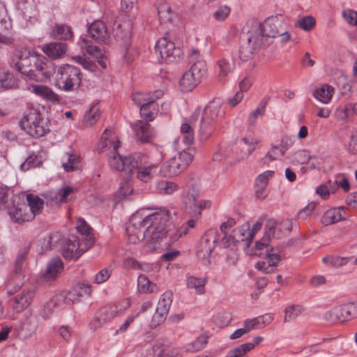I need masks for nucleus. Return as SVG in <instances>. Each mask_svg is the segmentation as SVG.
Masks as SVG:
<instances>
[{
    "label": "nucleus",
    "mask_w": 357,
    "mask_h": 357,
    "mask_svg": "<svg viewBox=\"0 0 357 357\" xmlns=\"http://www.w3.org/2000/svg\"><path fill=\"white\" fill-rule=\"evenodd\" d=\"M255 348V344L248 342L229 351L225 357H244L247 352Z\"/></svg>",
    "instance_id": "09e8293b"
},
{
    "label": "nucleus",
    "mask_w": 357,
    "mask_h": 357,
    "mask_svg": "<svg viewBox=\"0 0 357 357\" xmlns=\"http://www.w3.org/2000/svg\"><path fill=\"white\" fill-rule=\"evenodd\" d=\"M206 74V63L198 60L185 72L179 80V86L183 92H190L201 82Z\"/></svg>",
    "instance_id": "423d86ee"
},
{
    "label": "nucleus",
    "mask_w": 357,
    "mask_h": 357,
    "mask_svg": "<svg viewBox=\"0 0 357 357\" xmlns=\"http://www.w3.org/2000/svg\"><path fill=\"white\" fill-rule=\"evenodd\" d=\"M141 116L147 122L153 121L158 115V107L155 102L148 104L139 108Z\"/></svg>",
    "instance_id": "79ce46f5"
},
{
    "label": "nucleus",
    "mask_w": 357,
    "mask_h": 357,
    "mask_svg": "<svg viewBox=\"0 0 357 357\" xmlns=\"http://www.w3.org/2000/svg\"><path fill=\"white\" fill-rule=\"evenodd\" d=\"M77 229V231L84 238L86 245L91 246L93 243V234L91 233L92 229L84 219H78Z\"/></svg>",
    "instance_id": "e433bc0d"
},
{
    "label": "nucleus",
    "mask_w": 357,
    "mask_h": 357,
    "mask_svg": "<svg viewBox=\"0 0 357 357\" xmlns=\"http://www.w3.org/2000/svg\"><path fill=\"white\" fill-rule=\"evenodd\" d=\"M258 142L255 139L244 137L238 142L235 145V149L240 150L241 153L238 155V160H244L247 158L255 149Z\"/></svg>",
    "instance_id": "a878e982"
},
{
    "label": "nucleus",
    "mask_w": 357,
    "mask_h": 357,
    "mask_svg": "<svg viewBox=\"0 0 357 357\" xmlns=\"http://www.w3.org/2000/svg\"><path fill=\"white\" fill-rule=\"evenodd\" d=\"M137 288L140 293L150 294L156 290L157 286L151 282L144 275H140L137 279Z\"/></svg>",
    "instance_id": "c03bdc74"
},
{
    "label": "nucleus",
    "mask_w": 357,
    "mask_h": 357,
    "mask_svg": "<svg viewBox=\"0 0 357 357\" xmlns=\"http://www.w3.org/2000/svg\"><path fill=\"white\" fill-rule=\"evenodd\" d=\"M121 146L119 139L114 135L111 129L106 128L103 132L100 141L98 144V150L99 153L109 150L110 153L117 151Z\"/></svg>",
    "instance_id": "2eb2a0df"
},
{
    "label": "nucleus",
    "mask_w": 357,
    "mask_h": 357,
    "mask_svg": "<svg viewBox=\"0 0 357 357\" xmlns=\"http://www.w3.org/2000/svg\"><path fill=\"white\" fill-rule=\"evenodd\" d=\"M164 155L162 152L158 151V158L157 162H145L140 165L137 169V177L145 183L151 181L156 172L159 164L163 160Z\"/></svg>",
    "instance_id": "f3484780"
},
{
    "label": "nucleus",
    "mask_w": 357,
    "mask_h": 357,
    "mask_svg": "<svg viewBox=\"0 0 357 357\" xmlns=\"http://www.w3.org/2000/svg\"><path fill=\"white\" fill-rule=\"evenodd\" d=\"M236 243H238V241L234 238L233 232L230 234H224V236L222 237L221 239L219 238V246L220 248H231V250H234Z\"/></svg>",
    "instance_id": "e2e57ef3"
},
{
    "label": "nucleus",
    "mask_w": 357,
    "mask_h": 357,
    "mask_svg": "<svg viewBox=\"0 0 357 357\" xmlns=\"http://www.w3.org/2000/svg\"><path fill=\"white\" fill-rule=\"evenodd\" d=\"M55 86L66 92L78 89L82 80L81 70L75 66L63 64L59 66L55 72Z\"/></svg>",
    "instance_id": "7ed1b4c3"
},
{
    "label": "nucleus",
    "mask_w": 357,
    "mask_h": 357,
    "mask_svg": "<svg viewBox=\"0 0 357 357\" xmlns=\"http://www.w3.org/2000/svg\"><path fill=\"white\" fill-rule=\"evenodd\" d=\"M275 174L274 171H265L260 174L255 181V195L257 197L264 199L266 197L265 190L267 187L268 181Z\"/></svg>",
    "instance_id": "bb28decb"
},
{
    "label": "nucleus",
    "mask_w": 357,
    "mask_h": 357,
    "mask_svg": "<svg viewBox=\"0 0 357 357\" xmlns=\"http://www.w3.org/2000/svg\"><path fill=\"white\" fill-rule=\"evenodd\" d=\"M28 252H29V248H26L21 252H20L19 255H17V259L15 261L14 268H13V271L15 273H21V271L23 268V266L24 265Z\"/></svg>",
    "instance_id": "0e129e2a"
},
{
    "label": "nucleus",
    "mask_w": 357,
    "mask_h": 357,
    "mask_svg": "<svg viewBox=\"0 0 357 357\" xmlns=\"http://www.w3.org/2000/svg\"><path fill=\"white\" fill-rule=\"evenodd\" d=\"M38 326V319L36 316L30 315L24 319L22 324V330L28 337L36 333Z\"/></svg>",
    "instance_id": "37998d69"
},
{
    "label": "nucleus",
    "mask_w": 357,
    "mask_h": 357,
    "mask_svg": "<svg viewBox=\"0 0 357 357\" xmlns=\"http://www.w3.org/2000/svg\"><path fill=\"white\" fill-rule=\"evenodd\" d=\"M287 150L285 145L282 144L278 146H272L271 150L266 155L261 159L264 164H268L269 162L279 159L283 157Z\"/></svg>",
    "instance_id": "473e14b6"
},
{
    "label": "nucleus",
    "mask_w": 357,
    "mask_h": 357,
    "mask_svg": "<svg viewBox=\"0 0 357 357\" xmlns=\"http://www.w3.org/2000/svg\"><path fill=\"white\" fill-rule=\"evenodd\" d=\"M206 277L198 278L194 275L187 277L186 286L188 288L194 289L197 295H203L206 292L205 286L207 283Z\"/></svg>",
    "instance_id": "c756f323"
},
{
    "label": "nucleus",
    "mask_w": 357,
    "mask_h": 357,
    "mask_svg": "<svg viewBox=\"0 0 357 357\" xmlns=\"http://www.w3.org/2000/svg\"><path fill=\"white\" fill-rule=\"evenodd\" d=\"M293 222L289 219L283 220L278 223V233L276 238H280L285 234L289 233L292 229Z\"/></svg>",
    "instance_id": "680f3d73"
},
{
    "label": "nucleus",
    "mask_w": 357,
    "mask_h": 357,
    "mask_svg": "<svg viewBox=\"0 0 357 357\" xmlns=\"http://www.w3.org/2000/svg\"><path fill=\"white\" fill-rule=\"evenodd\" d=\"M155 49L156 53L160 54L161 60L165 62H173L178 59L181 54V49L165 37L157 41Z\"/></svg>",
    "instance_id": "9d476101"
},
{
    "label": "nucleus",
    "mask_w": 357,
    "mask_h": 357,
    "mask_svg": "<svg viewBox=\"0 0 357 357\" xmlns=\"http://www.w3.org/2000/svg\"><path fill=\"white\" fill-rule=\"evenodd\" d=\"M91 38L100 43H106L109 39V32L105 24L101 20H96L88 28Z\"/></svg>",
    "instance_id": "b1692460"
},
{
    "label": "nucleus",
    "mask_w": 357,
    "mask_h": 357,
    "mask_svg": "<svg viewBox=\"0 0 357 357\" xmlns=\"http://www.w3.org/2000/svg\"><path fill=\"white\" fill-rule=\"evenodd\" d=\"M29 91L43 99L54 104L60 102V97L50 87L40 84H31Z\"/></svg>",
    "instance_id": "5701e85b"
},
{
    "label": "nucleus",
    "mask_w": 357,
    "mask_h": 357,
    "mask_svg": "<svg viewBox=\"0 0 357 357\" xmlns=\"http://www.w3.org/2000/svg\"><path fill=\"white\" fill-rule=\"evenodd\" d=\"M54 34L61 40H68L73 37L71 27L63 24H56L55 26Z\"/></svg>",
    "instance_id": "5fc2aeb1"
},
{
    "label": "nucleus",
    "mask_w": 357,
    "mask_h": 357,
    "mask_svg": "<svg viewBox=\"0 0 357 357\" xmlns=\"http://www.w3.org/2000/svg\"><path fill=\"white\" fill-rule=\"evenodd\" d=\"M26 206H29V211L33 213V218L35 216L41 213L43 208L44 202L38 195L33 194H28L26 195Z\"/></svg>",
    "instance_id": "c9c22d12"
},
{
    "label": "nucleus",
    "mask_w": 357,
    "mask_h": 357,
    "mask_svg": "<svg viewBox=\"0 0 357 357\" xmlns=\"http://www.w3.org/2000/svg\"><path fill=\"white\" fill-rule=\"evenodd\" d=\"M41 164V161L36 154H31L26 160L21 165V169L27 171L30 168L38 167Z\"/></svg>",
    "instance_id": "774afa93"
},
{
    "label": "nucleus",
    "mask_w": 357,
    "mask_h": 357,
    "mask_svg": "<svg viewBox=\"0 0 357 357\" xmlns=\"http://www.w3.org/2000/svg\"><path fill=\"white\" fill-rule=\"evenodd\" d=\"M219 237L220 235L217 230L210 229L205 232L200 242L206 245L212 246L213 250L218 244L219 245Z\"/></svg>",
    "instance_id": "49530a36"
},
{
    "label": "nucleus",
    "mask_w": 357,
    "mask_h": 357,
    "mask_svg": "<svg viewBox=\"0 0 357 357\" xmlns=\"http://www.w3.org/2000/svg\"><path fill=\"white\" fill-rule=\"evenodd\" d=\"M56 70L54 65L48 61L46 58L36 56L33 65V70L30 74V79L40 82L50 79Z\"/></svg>",
    "instance_id": "0eeeda50"
},
{
    "label": "nucleus",
    "mask_w": 357,
    "mask_h": 357,
    "mask_svg": "<svg viewBox=\"0 0 357 357\" xmlns=\"http://www.w3.org/2000/svg\"><path fill=\"white\" fill-rule=\"evenodd\" d=\"M195 152L194 149L188 148L165 161L160 169L161 175L169 178L179 175L192 162Z\"/></svg>",
    "instance_id": "39448f33"
},
{
    "label": "nucleus",
    "mask_w": 357,
    "mask_h": 357,
    "mask_svg": "<svg viewBox=\"0 0 357 357\" xmlns=\"http://www.w3.org/2000/svg\"><path fill=\"white\" fill-rule=\"evenodd\" d=\"M100 117V113L98 109L92 107L84 116L82 123L86 127L93 126Z\"/></svg>",
    "instance_id": "603ef678"
},
{
    "label": "nucleus",
    "mask_w": 357,
    "mask_h": 357,
    "mask_svg": "<svg viewBox=\"0 0 357 357\" xmlns=\"http://www.w3.org/2000/svg\"><path fill=\"white\" fill-rule=\"evenodd\" d=\"M183 203L186 210H189L191 215L199 219L203 210L210 208L211 202L208 199H200L197 201V197L193 193L187 192L183 198Z\"/></svg>",
    "instance_id": "f8f14e48"
},
{
    "label": "nucleus",
    "mask_w": 357,
    "mask_h": 357,
    "mask_svg": "<svg viewBox=\"0 0 357 357\" xmlns=\"http://www.w3.org/2000/svg\"><path fill=\"white\" fill-rule=\"evenodd\" d=\"M33 291L23 290L10 300V304L13 311L20 313L27 308L32 302Z\"/></svg>",
    "instance_id": "6ab92c4d"
},
{
    "label": "nucleus",
    "mask_w": 357,
    "mask_h": 357,
    "mask_svg": "<svg viewBox=\"0 0 357 357\" xmlns=\"http://www.w3.org/2000/svg\"><path fill=\"white\" fill-rule=\"evenodd\" d=\"M219 68V77L220 78L226 77L233 70V65L226 59H222L217 61Z\"/></svg>",
    "instance_id": "13d9d810"
},
{
    "label": "nucleus",
    "mask_w": 357,
    "mask_h": 357,
    "mask_svg": "<svg viewBox=\"0 0 357 357\" xmlns=\"http://www.w3.org/2000/svg\"><path fill=\"white\" fill-rule=\"evenodd\" d=\"M115 312L109 304L101 307L95 313L94 317L90 323L91 328L96 331L109 322L116 317Z\"/></svg>",
    "instance_id": "dca6fc26"
},
{
    "label": "nucleus",
    "mask_w": 357,
    "mask_h": 357,
    "mask_svg": "<svg viewBox=\"0 0 357 357\" xmlns=\"http://www.w3.org/2000/svg\"><path fill=\"white\" fill-rule=\"evenodd\" d=\"M156 188L158 192L161 195H171L179 188L176 183L165 180L159 181L157 183Z\"/></svg>",
    "instance_id": "de8ad7c7"
},
{
    "label": "nucleus",
    "mask_w": 357,
    "mask_h": 357,
    "mask_svg": "<svg viewBox=\"0 0 357 357\" xmlns=\"http://www.w3.org/2000/svg\"><path fill=\"white\" fill-rule=\"evenodd\" d=\"M200 115V109H197L185 122L181 126V133L183 135V142L186 145L194 142V126Z\"/></svg>",
    "instance_id": "a211bd4d"
},
{
    "label": "nucleus",
    "mask_w": 357,
    "mask_h": 357,
    "mask_svg": "<svg viewBox=\"0 0 357 357\" xmlns=\"http://www.w3.org/2000/svg\"><path fill=\"white\" fill-rule=\"evenodd\" d=\"M164 95L163 91L157 89L152 92L142 93L135 92L132 94V100L140 107L148 104L155 102Z\"/></svg>",
    "instance_id": "412c9836"
},
{
    "label": "nucleus",
    "mask_w": 357,
    "mask_h": 357,
    "mask_svg": "<svg viewBox=\"0 0 357 357\" xmlns=\"http://www.w3.org/2000/svg\"><path fill=\"white\" fill-rule=\"evenodd\" d=\"M230 13L231 8L229 6L223 5L219 6L213 13V17L216 21L223 22L229 16Z\"/></svg>",
    "instance_id": "052dcab7"
},
{
    "label": "nucleus",
    "mask_w": 357,
    "mask_h": 357,
    "mask_svg": "<svg viewBox=\"0 0 357 357\" xmlns=\"http://www.w3.org/2000/svg\"><path fill=\"white\" fill-rule=\"evenodd\" d=\"M249 229L250 225L245 222L241 226L234 229L232 232L234 234V238L238 241H245L246 245L249 246L252 241L249 239Z\"/></svg>",
    "instance_id": "a18cd8bd"
},
{
    "label": "nucleus",
    "mask_w": 357,
    "mask_h": 357,
    "mask_svg": "<svg viewBox=\"0 0 357 357\" xmlns=\"http://www.w3.org/2000/svg\"><path fill=\"white\" fill-rule=\"evenodd\" d=\"M256 49L248 41L243 44L239 49V56L243 61H247L250 59Z\"/></svg>",
    "instance_id": "338daca9"
},
{
    "label": "nucleus",
    "mask_w": 357,
    "mask_h": 357,
    "mask_svg": "<svg viewBox=\"0 0 357 357\" xmlns=\"http://www.w3.org/2000/svg\"><path fill=\"white\" fill-rule=\"evenodd\" d=\"M28 209L29 206L25 203H17L8 207V213L14 222L22 224L33 219V213Z\"/></svg>",
    "instance_id": "4468645a"
},
{
    "label": "nucleus",
    "mask_w": 357,
    "mask_h": 357,
    "mask_svg": "<svg viewBox=\"0 0 357 357\" xmlns=\"http://www.w3.org/2000/svg\"><path fill=\"white\" fill-rule=\"evenodd\" d=\"M220 110V102L215 100L210 102L205 107L198 129V137L200 141H207L215 132Z\"/></svg>",
    "instance_id": "20e7f679"
},
{
    "label": "nucleus",
    "mask_w": 357,
    "mask_h": 357,
    "mask_svg": "<svg viewBox=\"0 0 357 357\" xmlns=\"http://www.w3.org/2000/svg\"><path fill=\"white\" fill-rule=\"evenodd\" d=\"M259 28L261 29V33L267 38H275L279 36V31L275 22L267 19L264 22L259 24Z\"/></svg>",
    "instance_id": "4c0bfd02"
},
{
    "label": "nucleus",
    "mask_w": 357,
    "mask_h": 357,
    "mask_svg": "<svg viewBox=\"0 0 357 357\" xmlns=\"http://www.w3.org/2000/svg\"><path fill=\"white\" fill-rule=\"evenodd\" d=\"M207 342L208 336L204 335H199L194 342L188 345L187 351L191 352L200 351L205 347Z\"/></svg>",
    "instance_id": "6e6d98bb"
},
{
    "label": "nucleus",
    "mask_w": 357,
    "mask_h": 357,
    "mask_svg": "<svg viewBox=\"0 0 357 357\" xmlns=\"http://www.w3.org/2000/svg\"><path fill=\"white\" fill-rule=\"evenodd\" d=\"M340 208H331L325 212L321 218V222L324 225H330L344 219Z\"/></svg>",
    "instance_id": "58836bf2"
},
{
    "label": "nucleus",
    "mask_w": 357,
    "mask_h": 357,
    "mask_svg": "<svg viewBox=\"0 0 357 357\" xmlns=\"http://www.w3.org/2000/svg\"><path fill=\"white\" fill-rule=\"evenodd\" d=\"M21 128L35 138L43 137L50 131L48 119L44 117L39 107L29 108L20 122Z\"/></svg>",
    "instance_id": "f03ea898"
},
{
    "label": "nucleus",
    "mask_w": 357,
    "mask_h": 357,
    "mask_svg": "<svg viewBox=\"0 0 357 357\" xmlns=\"http://www.w3.org/2000/svg\"><path fill=\"white\" fill-rule=\"evenodd\" d=\"M144 156L140 153H135L123 158V171L132 173L134 169H137L143 164Z\"/></svg>",
    "instance_id": "7c9ffc66"
},
{
    "label": "nucleus",
    "mask_w": 357,
    "mask_h": 357,
    "mask_svg": "<svg viewBox=\"0 0 357 357\" xmlns=\"http://www.w3.org/2000/svg\"><path fill=\"white\" fill-rule=\"evenodd\" d=\"M268 101V98H263L257 108L249 114L247 122L250 126H255L257 119L264 115Z\"/></svg>",
    "instance_id": "ea45409f"
},
{
    "label": "nucleus",
    "mask_w": 357,
    "mask_h": 357,
    "mask_svg": "<svg viewBox=\"0 0 357 357\" xmlns=\"http://www.w3.org/2000/svg\"><path fill=\"white\" fill-rule=\"evenodd\" d=\"M158 13L160 21L164 23H172L176 18V15L167 3H161L158 5Z\"/></svg>",
    "instance_id": "72a5a7b5"
},
{
    "label": "nucleus",
    "mask_w": 357,
    "mask_h": 357,
    "mask_svg": "<svg viewBox=\"0 0 357 357\" xmlns=\"http://www.w3.org/2000/svg\"><path fill=\"white\" fill-rule=\"evenodd\" d=\"M169 212L167 210L153 213L143 218L144 227L146 231V241L153 249L164 238H169L173 243L182 235L188 234L186 228L177 229L169 222Z\"/></svg>",
    "instance_id": "f257e3e1"
},
{
    "label": "nucleus",
    "mask_w": 357,
    "mask_h": 357,
    "mask_svg": "<svg viewBox=\"0 0 357 357\" xmlns=\"http://www.w3.org/2000/svg\"><path fill=\"white\" fill-rule=\"evenodd\" d=\"M266 39V38L261 33V29L258 27L255 32L250 33L247 41L255 49H259L264 45Z\"/></svg>",
    "instance_id": "3c124183"
},
{
    "label": "nucleus",
    "mask_w": 357,
    "mask_h": 357,
    "mask_svg": "<svg viewBox=\"0 0 357 357\" xmlns=\"http://www.w3.org/2000/svg\"><path fill=\"white\" fill-rule=\"evenodd\" d=\"M278 233V222L273 218H270L266 221L264 229L265 240H271L272 238H276Z\"/></svg>",
    "instance_id": "864d4df0"
},
{
    "label": "nucleus",
    "mask_w": 357,
    "mask_h": 357,
    "mask_svg": "<svg viewBox=\"0 0 357 357\" xmlns=\"http://www.w3.org/2000/svg\"><path fill=\"white\" fill-rule=\"evenodd\" d=\"M128 240L130 243L136 244L146 238V227L143 219L138 215H132L126 227Z\"/></svg>",
    "instance_id": "9b49d317"
},
{
    "label": "nucleus",
    "mask_w": 357,
    "mask_h": 357,
    "mask_svg": "<svg viewBox=\"0 0 357 357\" xmlns=\"http://www.w3.org/2000/svg\"><path fill=\"white\" fill-rule=\"evenodd\" d=\"M114 36L116 40L121 41L126 47L130 45L131 38V26L129 22L114 23L113 28Z\"/></svg>",
    "instance_id": "393cba45"
},
{
    "label": "nucleus",
    "mask_w": 357,
    "mask_h": 357,
    "mask_svg": "<svg viewBox=\"0 0 357 357\" xmlns=\"http://www.w3.org/2000/svg\"><path fill=\"white\" fill-rule=\"evenodd\" d=\"M63 268V264L59 258L52 259L48 264L43 275L45 281H52L58 278Z\"/></svg>",
    "instance_id": "c85d7f7f"
},
{
    "label": "nucleus",
    "mask_w": 357,
    "mask_h": 357,
    "mask_svg": "<svg viewBox=\"0 0 357 357\" xmlns=\"http://www.w3.org/2000/svg\"><path fill=\"white\" fill-rule=\"evenodd\" d=\"M114 311L115 312V315L119 316L123 314L126 310H127L130 307V302L129 299L125 298L119 301L118 302L114 304H109Z\"/></svg>",
    "instance_id": "69168bd1"
},
{
    "label": "nucleus",
    "mask_w": 357,
    "mask_h": 357,
    "mask_svg": "<svg viewBox=\"0 0 357 357\" xmlns=\"http://www.w3.org/2000/svg\"><path fill=\"white\" fill-rule=\"evenodd\" d=\"M44 53L50 58L56 59L64 55L67 51V45L64 43H50L43 47Z\"/></svg>",
    "instance_id": "cd10ccee"
},
{
    "label": "nucleus",
    "mask_w": 357,
    "mask_h": 357,
    "mask_svg": "<svg viewBox=\"0 0 357 357\" xmlns=\"http://www.w3.org/2000/svg\"><path fill=\"white\" fill-rule=\"evenodd\" d=\"M17 87V79L8 72L0 69V89L8 90Z\"/></svg>",
    "instance_id": "2f4dec72"
},
{
    "label": "nucleus",
    "mask_w": 357,
    "mask_h": 357,
    "mask_svg": "<svg viewBox=\"0 0 357 357\" xmlns=\"http://www.w3.org/2000/svg\"><path fill=\"white\" fill-rule=\"evenodd\" d=\"M131 127L135 132L137 139L142 143L150 142L153 137V129L148 122L137 121L131 124Z\"/></svg>",
    "instance_id": "4be33fe9"
},
{
    "label": "nucleus",
    "mask_w": 357,
    "mask_h": 357,
    "mask_svg": "<svg viewBox=\"0 0 357 357\" xmlns=\"http://www.w3.org/2000/svg\"><path fill=\"white\" fill-rule=\"evenodd\" d=\"M172 296L173 294L170 291H165L161 296L155 312L152 317L151 324L153 326H158L165 320L172 302Z\"/></svg>",
    "instance_id": "ddd939ff"
},
{
    "label": "nucleus",
    "mask_w": 357,
    "mask_h": 357,
    "mask_svg": "<svg viewBox=\"0 0 357 357\" xmlns=\"http://www.w3.org/2000/svg\"><path fill=\"white\" fill-rule=\"evenodd\" d=\"M334 89L329 85H325L318 89L313 91V96L319 102L327 104L333 97Z\"/></svg>",
    "instance_id": "f704fd0d"
},
{
    "label": "nucleus",
    "mask_w": 357,
    "mask_h": 357,
    "mask_svg": "<svg viewBox=\"0 0 357 357\" xmlns=\"http://www.w3.org/2000/svg\"><path fill=\"white\" fill-rule=\"evenodd\" d=\"M357 316L356 306L353 303H348L336 306L324 314L326 320L330 322H344Z\"/></svg>",
    "instance_id": "6e6552de"
},
{
    "label": "nucleus",
    "mask_w": 357,
    "mask_h": 357,
    "mask_svg": "<svg viewBox=\"0 0 357 357\" xmlns=\"http://www.w3.org/2000/svg\"><path fill=\"white\" fill-rule=\"evenodd\" d=\"M109 165L110 167L118 171H123L125 166H123V158H122L117 151L109 154Z\"/></svg>",
    "instance_id": "4d7b16f0"
},
{
    "label": "nucleus",
    "mask_w": 357,
    "mask_h": 357,
    "mask_svg": "<svg viewBox=\"0 0 357 357\" xmlns=\"http://www.w3.org/2000/svg\"><path fill=\"white\" fill-rule=\"evenodd\" d=\"M81 243L77 237L73 236V239H68L62 249V255L68 259L77 260L79 257L87 250L80 248Z\"/></svg>",
    "instance_id": "aec40b11"
},
{
    "label": "nucleus",
    "mask_w": 357,
    "mask_h": 357,
    "mask_svg": "<svg viewBox=\"0 0 357 357\" xmlns=\"http://www.w3.org/2000/svg\"><path fill=\"white\" fill-rule=\"evenodd\" d=\"M80 298V293H78L77 288L75 286L66 294H56L55 300L57 301H63L65 304L70 305L78 301Z\"/></svg>",
    "instance_id": "a19ab883"
},
{
    "label": "nucleus",
    "mask_w": 357,
    "mask_h": 357,
    "mask_svg": "<svg viewBox=\"0 0 357 357\" xmlns=\"http://www.w3.org/2000/svg\"><path fill=\"white\" fill-rule=\"evenodd\" d=\"M36 56L31 55L26 50H16L11 58V65L30 79L31 72Z\"/></svg>",
    "instance_id": "1a4fd4ad"
},
{
    "label": "nucleus",
    "mask_w": 357,
    "mask_h": 357,
    "mask_svg": "<svg viewBox=\"0 0 357 357\" xmlns=\"http://www.w3.org/2000/svg\"><path fill=\"white\" fill-rule=\"evenodd\" d=\"M80 157L77 155H69L68 161L63 163V167L66 172H72L79 168Z\"/></svg>",
    "instance_id": "bf43d9fd"
},
{
    "label": "nucleus",
    "mask_w": 357,
    "mask_h": 357,
    "mask_svg": "<svg viewBox=\"0 0 357 357\" xmlns=\"http://www.w3.org/2000/svg\"><path fill=\"white\" fill-rule=\"evenodd\" d=\"M304 308L303 306L300 305H292L285 308L284 310V322H289L296 317H298L300 314L303 312Z\"/></svg>",
    "instance_id": "8fccbe9b"
}]
</instances>
